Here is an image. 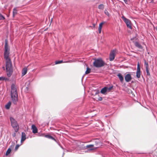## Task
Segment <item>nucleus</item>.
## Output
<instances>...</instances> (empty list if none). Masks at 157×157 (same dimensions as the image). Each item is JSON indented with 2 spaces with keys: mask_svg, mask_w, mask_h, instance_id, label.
<instances>
[{
  "mask_svg": "<svg viewBox=\"0 0 157 157\" xmlns=\"http://www.w3.org/2000/svg\"><path fill=\"white\" fill-rule=\"evenodd\" d=\"M52 21V19H51V21Z\"/></svg>",
  "mask_w": 157,
  "mask_h": 157,
  "instance_id": "nucleus-43",
  "label": "nucleus"
},
{
  "mask_svg": "<svg viewBox=\"0 0 157 157\" xmlns=\"http://www.w3.org/2000/svg\"><path fill=\"white\" fill-rule=\"evenodd\" d=\"M20 146V145H18V144H17V145L16 146V147H15V150L16 151L17 150V149H18V148H19V147Z\"/></svg>",
  "mask_w": 157,
  "mask_h": 157,
  "instance_id": "nucleus-30",
  "label": "nucleus"
},
{
  "mask_svg": "<svg viewBox=\"0 0 157 157\" xmlns=\"http://www.w3.org/2000/svg\"><path fill=\"white\" fill-rule=\"evenodd\" d=\"M7 79V78L3 77H0V80H6Z\"/></svg>",
  "mask_w": 157,
  "mask_h": 157,
  "instance_id": "nucleus-26",
  "label": "nucleus"
},
{
  "mask_svg": "<svg viewBox=\"0 0 157 157\" xmlns=\"http://www.w3.org/2000/svg\"><path fill=\"white\" fill-rule=\"evenodd\" d=\"M83 77H84V76H83L82 77V79L83 78Z\"/></svg>",
  "mask_w": 157,
  "mask_h": 157,
  "instance_id": "nucleus-42",
  "label": "nucleus"
},
{
  "mask_svg": "<svg viewBox=\"0 0 157 157\" xmlns=\"http://www.w3.org/2000/svg\"><path fill=\"white\" fill-rule=\"evenodd\" d=\"M26 89H28V87H27V88H26Z\"/></svg>",
  "mask_w": 157,
  "mask_h": 157,
  "instance_id": "nucleus-44",
  "label": "nucleus"
},
{
  "mask_svg": "<svg viewBox=\"0 0 157 157\" xmlns=\"http://www.w3.org/2000/svg\"><path fill=\"white\" fill-rule=\"evenodd\" d=\"M134 45L136 47L140 49H142L143 47L138 42H135L134 43Z\"/></svg>",
  "mask_w": 157,
  "mask_h": 157,
  "instance_id": "nucleus-14",
  "label": "nucleus"
},
{
  "mask_svg": "<svg viewBox=\"0 0 157 157\" xmlns=\"http://www.w3.org/2000/svg\"><path fill=\"white\" fill-rule=\"evenodd\" d=\"M26 135L25 133L22 132L21 133V142L22 144L26 139Z\"/></svg>",
  "mask_w": 157,
  "mask_h": 157,
  "instance_id": "nucleus-10",
  "label": "nucleus"
},
{
  "mask_svg": "<svg viewBox=\"0 0 157 157\" xmlns=\"http://www.w3.org/2000/svg\"><path fill=\"white\" fill-rule=\"evenodd\" d=\"M115 56V52L114 51H112L110 54L109 60L110 61H113L114 59Z\"/></svg>",
  "mask_w": 157,
  "mask_h": 157,
  "instance_id": "nucleus-8",
  "label": "nucleus"
},
{
  "mask_svg": "<svg viewBox=\"0 0 157 157\" xmlns=\"http://www.w3.org/2000/svg\"><path fill=\"white\" fill-rule=\"evenodd\" d=\"M10 119L12 127L14 129L15 132H17L19 129V126L17 121L12 117H10Z\"/></svg>",
  "mask_w": 157,
  "mask_h": 157,
  "instance_id": "nucleus-4",
  "label": "nucleus"
},
{
  "mask_svg": "<svg viewBox=\"0 0 157 157\" xmlns=\"http://www.w3.org/2000/svg\"><path fill=\"white\" fill-rule=\"evenodd\" d=\"M69 62V61H67V62H65L64 63H67V62Z\"/></svg>",
  "mask_w": 157,
  "mask_h": 157,
  "instance_id": "nucleus-38",
  "label": "nucleus"
},
{
  "mask_svg": "<svg viewBox=\"0 0 157 157\" xmlns=\"http://www.w3.org/2000/svg\"><path fill=\"white\" fill-rule=\"evenodd\" d=\"M63 62V60H60L58 61H56L55 62V64H56L61 63Z\"/></svg>",
  "mask_w": 157,
  "mask_h": 157,
  "instance_id": "nucleus-24",
  "label": "nucleus"
},
{
  "mask_svg": "<svg viewBox=\"0 0 157 157\" xmlns=\"http://www.w3.org/2000/svg\"><path fill=\"white\" fill-rule=\"evenodd\" d=\"M17 13V10L16 8H14L13 11V17H14Z\"/></svg>",
  "mask_w": 157,
  "mask_h": 157,
  "instance_id": "nucleus-19",
  "label": "nucleus"
},
{
  "mask_svg": "<svg viewBox=\"0 0 157 157\" xmlns=\"http://www.w3.org/2000/svg\"><path fill=\"white\" fill-rule=\"evenodd\" d=\"M27 68L26 67H24L22 70V76H23L25 75L27 72Z\"/></svg>",
  "mask_w": 157,
  "mask_h": 157,
  "instance_id": "nucleus-16",
  "label": "nucleus"
},
{
  "mask_svg": "<svg viewBox=\"0 0 157 157\" xmlns=\"http://www.w3.org/2000/svg\"><path fill=\"white\" fill-rule=\"evenodd\" d=\"M11 149L10 148H8L6 152V156L8 155H9V154L11 152Z\"/></svg>",
  "mask_w": 157,
  "mask_h": 157,
  "instance_id": "nucleus-20",
  "label": "nucleus"
},
{
  "mask_svg": "<svg viewBox=\"0 0 157 157\" xmlns=\"http://www.w3.org/2000/svg\"><path fill=\"white\" fill-rule=\"evenodd\" d=\"M3 68H4V69H5V67H3Z\"/></svg>",
  "mask_w": 157,
  "mask_h": 157,
  "instance_id": "nucleus-40",
  "label": "nucleus"
},
{
  "mask_svg": "<svg viewBox=\"0 0 157 157\" xmlns=\"http://www.w3.org/2000/svg\"><path fill=\"white\" fill-rule=\"evenodd\" d=\"M117 76L118 77L120 81L121 82H122L124 80V78L122 75L120 73H119Z\"/></svg>",
  "mask_w": 157,
  "mask_h": 157,
  "instance_id": "nucleus-15",
  "label": "nucleus"
},
{
  "mask_svg": "<svg viewBox=\"0 0 157 157\" xmlns=\"http://www.w3.org/2000/svg\"><path fill=\"white\" fill-rule=\"evenodd\" d=\"M5 19V17L0 13V20H4Z\"/></svg>",
  "mask_w": 157,
  "mask_h": 157,
  "instance_id": "nucleus-28",
  "label": "nucleus"
},
{
  "mask_svg": "<svg viewBox=\"0 0 157 157\" xmlns=\"http://www.w3.org/2000/svg\"><path fill=\"white\" fill-rule=\"evenodd\" d=\"M12 136L13 137H15V133H14L13 134Z\"/></svg>",
  "mask_w": 157,
  "mask_h": 157,
  "instance_id": "nucleus-33",
  "label": "nucleus"
},
{
  "mask_svg": "<svg viewBox=\"0 0 157 157\" xmlns=\"http://www.w3.org/2000/svg\"><path fill=\"white\" fill-rule=\"evenodd\" d=\"M88 150L87 149V150L86 151H85V152H87V151H88Z\"/></svg>",
  "mask_w": 157,
  "mask_h": 157,
  "instance_id": "nucleus-36",
  "label": "nucleus"
},
{
  "mask_svg": "<svg viewBox=\"0 0 157 157\" xmlns=\"http://www.w3.org/2000/svg\"><path fill=\"white\" fill-rule=\"evenodd\" d=\"M113 88V86H111L109 87H107V91H110Z\"/></svg>",
  "mask_w": 157,
  "mask_h": 157,
  "instance_id": "nucleus-27",
  "label": "nucleus"
},
{
  "mask_svg": "<svg viewBox=\"0 0 157 157\" xmlns=\"http://www.w3.org/2000/svg\"><path fill=\"white\" fill-rule=\"evenodd\" d=\"M104 12L105 14L107 15L109 17L110 16V15L107 10H105Z\"/></svg>",
  "mask_w": 157,
  "mask_h": 157,
  "instance_id": "nucleus-23",
  "label": "nucleus"
},
{
  "mask_svg": "<svg viewBox=\"0 0 157 157\" xmlns=\"http://www.w3.org/2000/svg\"><path fill=\"white\" fill-rule=\"evenodd\" d=\"M11 96L13 102L16 104L18 101V94L16 87L14 84H12L11 86Z\"/></svg>",
  "mask_w": 157,
  "mask_h": 157,
  "instance_id": "nucleus-2",
  "label": "nucleus"
},
{
  "mask_svg": "<svg viewBox=\"0 0 157 157\" xmlns=\"http://www.w3.org/2000/svg\"><path fill=\"white\" fill-rule=\"evenodd\" d=\"M84 149H86V148H88V145H86V147H84Z\"/></svg>",
  "mask_w": 157,
  "mask_h": 157,
  "instance_id": "nucleus-32",
  "label": "nucleus"
},
{
  "mask_svg": "<svg viewBox=\"0 0 157 157\" xmlns=\"http://www.w3.org/2000/svg\"><path fill=\"white\" fill-rule=\"evenodd\" d=\"M98 8L101 10H103L104 9V6L103 4H100L98 6Z\"/></svg>",
  "mask_w": 157,
  "mask_h": 157,
  "instance_id": "nucleus-21",
  "label": "nucleus"
},
{
  "mask_svg": "<svg viewBox=\"0 0 157 157\" xmlns=\"http://www.w3.org/2000/svg\"><path fill=\"white\" fill-rule=\"evenodd\" d=\"M45 137L49 139H51L56 141L55 139L52 136L49 135H47L45 136Z\"/></svg>",
  "mask_w": 157,
  "mask_h": 157,
  "instance_id": "nucleus-18",
  "label": "nucleus"
},
{
  "mask_svg": "<svg viewBox=\"0 0 157 157\" xmlns=\"http://www.w3.org/2000/svg\"><path fill=\"white\" fill-rule=\"evenodd\" d=\"M122 18L124 22L125 23L127 27L128 28L131 29L132 26L131 25V21L130 20L127 19L124 16L122 17Z\"/></svg>",
  "mask_w": 157,
  "mask_h": 157,
  "instance_id": "nucleus-5",
  "label": "nucleus"
},
{
  "mask_svg": "<svg viewBox=\"0 0 157 157\" xmlns=\"http://www.w3.org/2000/svg\"><path fill=\"white\" fill-rule=\"evenodd\" d=\"M5 50L4 52V58L6 60V68L7 75L8 77H10L13 73L12 67V63L10 55V48L8 44V41L6 40L5 44Z\"/></svg>",
  "mask_w": 157,
  "mask_h": 157,
  "instance_id": "nucleus-1",
  "label": "nucleus"
},
{
  "mask_svg": "<svg viewBox=\"0 0 157 157\" xmlns=\"http://www.w3.org/2000/svg\"><path fill=\"white\" fill-rule=\"evenodd\" d=\"M124 1V2L125 3H126V2H127V0H123Z\"/></svg>",
  "mask_w": 157,
  "mask_h": 157,
  "instance_id": "nucleus-34",
  "label": "nucleus"
},
{
  "mask_svg": "<svg viewBox=\"0 0 157 157\" xmlns=\"http://www.w3.org/2000/svg\"><path fill=\"white\" fill-rule=\"evenodd\" d=\"M32 129L33 133H36L37 132V129L34 125L33 124L32 125Z\"/></svg>",
  "mask_w": 157,
  "mask_h": 157,
  "instance_id": "nucleus-12",
  "label": "nucleus"
},
{
  "mask_svg": "<svg viewBox=\"0 0 157 157\" xmlns=\"http://www.w3.org/2000/svg\"><path fill=\"white\" fill-rule=\"evenodd\" d=\"M86 67H87V68H86V71L85 72V73L86 74H87L88 73V66H87V64H86Z\"/></svg>",
  "mask_w": 157,
  "mask_h": 157,
  "instance_id": "nucleus-29",
  "label": "nucleus"
},
{
  "mask_svg": "<svg viewBox=\"0 0 157 157\" xmlns=\"http://www.w3.org/2000/svg\"><path fill=\"white\" fill-rule=\"evenodd\" d=\"M144 64L146 68L149 67V66L145 60H144Z\"/></svg>",
  "mask_w": 157,
  "mask_h": 157,
  "instance_id": "nucleus-25",
  "label": "nucleus"
},
{
  "mask_svg": "<svg viewBox=\"0 0 157 157\" xmlns=\"http://www.w3.org/2000/svg\"><path fill=\"white\" fill-rule=\"evenodd\" d=\"M102 100V98L101 97H99L98 98V100L100 101H101Z\"/></svg>",
  "mask_w": 157,
  "mask_h": 157,
  "instance_id": "nucleus-31",
  "label": "nucleus"
},
{
  "mask_svg": "<svg viewBox=\"0 0 157 157\" xmlns=\"http://www.w3.org/2000/svg\"><path fill=\"white\" fill-rule=\"evenodd\" d=\"M89 73H90V68H89Z\"/></svg>",
  "mask_w": 157,
  "mask_h": 157,
  "instance_id": "nucleus-35",
  "label": "nucleus"
},
{
  "mask_svg": "<svg viewBox=\"0 0 157 157\" xmlns=\"http://www.w3.org/2000/svg\"><path fill=\"white\" fill-rule=\"evenodd\" d=\"M93 64L95 67L99 68L104 66L105 63L101 58H98L94 60Z\"/></svg>",
  "mask_w": 157,
  "mask_h": 157,
  "instance_id": "nucleus-3",
  "label": "nucleus"
},
{
  "mask_svg": "<svg viewBox=\"0 0 157 157\" xmlns=\"http://www.w3.org/2000/svg\"><path fill=\"white\" fill-rule=\"evenodd\" d=\"M11 105V102L10 101L6 105L5 108L7 109H9Z\"/></svg>",
  "mask_w": 157,
  "mask_h": 157,
  "instance_id": "nucleus-17",
  "label": "nucleus"
},
{
  "mask_svg": "<svg viewBox=\"0 0 157 157\" xmlns=\"http://www.w3.org/2000/svg\"><path fill=\"white\" fill-rule=\"evenodd\" d=\"M125 79L127 82H129L132 79V77L130 74H127L125 76Z\"/></svg>",
  "mask_w": 157,
  "mask_h": 157,
  "instance_id": "nucleus-9",
  "label": "nucleus"
},
{
  "mask_svg": "<svg viewBox=\"0 0 157 157\" xmlns=\"http://www.w3.org/2000/svg\"><path fill=\"white\" fill-rule=\"evenodd\" d=\"M146 72H147V75H150V73L149 72V67L148 68H146Z\"/></svg>",
  "mask_w": 157,
  "mask_h": 157,
  "instance_id": "nucleus-22",
  "label": "nucleus"
},
{
  "mask_svg": "<svg viewBox=\"0 0 157 157\" xmlns=\"http://www.w3.org/2000/svg\"><path fill=\"white\" fill-rule=\"evenodd\" d=\"M136 76L138 78H139L140 77V67L139 63L137 64V71L136 72Z\"/></svg>",
  "mask_w": 157,
  "mask_h": 157,
  "instance_id": "nucleus-7",
  "label": "nucleus"
},
{
  "mask_svg": "<svg viewBox=\"0 0 157 157\" xmlns=\"http://www.w3.org/2000/svg\"><path fill=\"white\" fill-rule=\"evenodd\" d=\"M105 23V22L104 21L101 23L99 24L98 27V32L99 33H101V29L102 28V25L103 24Z\"/></svg>",
  "mask_w": 157,
  "mask_h": 157,
  "instance_id": "nucleus-11",
  "label": "nucleus"
},
{
  "mask_svg": "<svg viewBox=\"0 0 157 157\" xmlns=\"http://www.w3.org/2000/svg\"><path fill=\"white\" fill-rule=\"evenodd\" d=\"M94 141H95V142H96V141H95V140H93Z\"/></svg>",
  "mask_w": 157,
  "mask_h": 157,
  "instance_id": "nucleus-39",
  "label": "nucleus"
},
{
  "mask_svg": "<svg viewBox=\"0 0 157 157\" xmlns=\"http://www.w3.org/2000/svg\"><path fill=\"white\" fill-rule=\"evenodd\" d=\"M156 30H157V27H156Z\"/></svg>",
  "mask_w": 157,
  "mask_h": 157,
  "instance_id": "nucleus-41",
  "label": "nucleus"
},
{
  "mask_svg": "<svg viewBox=\"0 0 157 157\" xmlns=\"http://www.w3.org/2000/svg\"><path fill=\"white\" fill-rule=\"evenodd\" d=\"M107 87H105L102 88L101 91V93L103 94H106V92L107 91Z\"/></svg>",
  "mask_w": 157,
  "mask_h": 157,
  "instance_id": "nucleus-13",
  "label": "nucleus"
},
{
  "mask_svg": "<svg viewBox=\"0 0 157 157\" xmlns=\"http://www.w3.org/2000/svg\"><path fill=\"white\" fill-rule=\"evenodd\" d=\"M98 147L97 146L96 144H89V152L90 151L95 150Z\"/></svg>",
  "mask_w": 157,
  "mask_h": 157,
  "instance_id": "nucleus-6",
  "label": "nucleus"
},
{
  "mask_svg": "<svg viewBox=\"0 0 157 157\" xmlns=\"http://www.w3.org/2000/svg\"><path fill=\"white\" fill-rule=\"evenodd\" d=\"M133 40V38H131V40Z\"/></svg>",
  "mask_w": 157,
  "mask_h": 157,
  "instance_id": "nucleus-37",
  "label": "nucleus"
}]
</instances>
